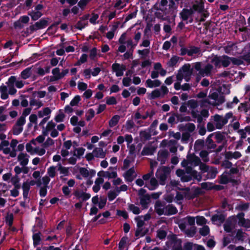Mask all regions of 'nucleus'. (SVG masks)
Listing matches in <instances>:
<instances>
[{
  "mask_svg": "<svg viewBox=\"0 0 250 250\" xmlns=\"http://www.w3.org/2000/svg\"><path fill=\"white\" fill-rule=\"evenodd\" d=\"M208 154L209 152L205 150H201L199 153L200 156L204 162H208L209 161Z\"/></svg>",
  "mask_w": 250,
  "mask_h": 250,
  "instance_id": "nucleus-30",
  "label": "nucleus"
},
{
  "mask_svg": "<svg viewBox=\"0 0 250 250\" xmlns=\"http://www.w3.org/2000/svg\"><path fill=\"white\" fill-rule=\"evenodd\" d=\"M79 172L84 177H88L89 176V171L85 167H80Z\"/></svg>",
  "mask_w": 250,
  "mask_h": 250,
  "instance_id": "nucleus-63",
  "label": "nucleus"
},
{
  "mask_svg": "<svg viewBox=\"0 0 250 250\" xmlns=\"http://www.w3.org/2000/svg\"><path fill=\"white\" fill-rule=\"evenodd\" d=\"M170 243L171 245V250H182V241L175 234H173L171 236Z\"/></svg>",
  "mask_w": 250,
  "mask_h": 250,
  "instance_id": "nucleus-4",
  "label": "nucleus"
},
{
  "mask_svg": "<svg viewBox=\"0 0 250 250\" xmlns=\"http://www.w3.org/2000/svg\"><path fill=\"white\" fill-rule=\"evenodd\" d=\"M213 119L215 122V127L218 129H221L228 122V120L225 117L223 118L221 116L218 114H215L214 116Z\"/></svg>",
  "mask_w": 250,
  "mask_h": 250,
  "instance_id": "nucleus-5",
  "label": "nucleus"
},
{
  "mask_svg": "<svg viewBox=\"0 0 250 250\" xmlns=\"http://www.w3.org/2000/svg\"><path fill=\"white\" fill-rule=\"evenodd\" d=\"M193 15V11L191 9L184 8L180 13L181 18L183 21H187L189 17Z\"/></svg>",
  "mask_w": 250,
  "mask_h": 250,
  "instance_id": "nucleus-10",
  "label": "nucleus"
},
{
  "mask_svg": "<svg viewBox=\"0 0 250 250\" xmlns=\"http://www.w3.org/2000/svg\"><path fill=\"white\" fill-rule=\"evenodd\" d=\"M202 193L201 189L200 188H196L194 189H191L189 188H186L184 192L185 198L188 200L193 199Z\"/></svg>",
  "mask_w": 250,
  "mask_h": 250,
  "instance_id": "nucleus-3",
  "label": "nucleus"
},
{
  "mask_svg": "<svg viewBox=\"0 0 250 250\" xmlns=\"http://www.w3.org/2000/svg\"><path fill=\"white\" fill-rule=\"evenodd\" d=\"M206 222L207 220L204 216H198L196 217V224L198 225H204Z\"/></svg>",
  "mask_w": 250,
  "mask_h": 250,
  "instance_id": "nucleus-47",
  "label": "nucleus"
},
{
  "mask_svg": "<svg viewBox=\"0 0 250 250\" xmlns=\"http://www.w3.org/2000/svg\"><path fill=\"white\" fill-rule=\"evenodd\" d=\"M191 9L193 11V14L195 12H197L199 13L204 12L205 10L204 2L202 0H196Z\"/></svg>",
  "mask_w": 250,
  "mask_h": 250,
  "instance_id": "nucleus-8",
  "label": "nucleus"
},
{
  "mask_svg": "<svg viewBox=\"0 0 250 250\" xmlns=\"http://www.w3.org/2000/svg\"><path fill=\"white\" fill-rule=\"evenodd\" d=\"M195 129V125L193 123H188L183 126V130H187L189 132H192Z\"/></svg>",
  "mask_w": 250,
  "mask_h": 250,
  "instance_id": "nucleus-38",
  "label": "nucleus"
},
{
  "mask_svg": "<svg viewBox=\"0 0 250 250\" xmlns=\"http://www.w3.org/2000/svg\"><path fill=\"white\" fill-rule=\"evenodd\" d=\"M161 96V92L158 89H156L152 91L151 94L148 97L150 100L155 99L157 98H159Z\"/></svg>",
  "mask_w": 250,
  "mask_h": 250,
  "instance_id": "nucleus-31",
  "label": "nucleus"
},
{
  "mask_svg": "<svg viewBox=\"0 0 250 250\" xmlns=\"http://www.w3.org/2000/svg\"><path fill=\"white\" fill-rule=\"evenodd\" d=\"M41 233L40 232L33 234L32 238L33 240V245L35 247L40 244L41 241Z\"/></svg>",
  "mask_w": 250,
  "mask_h": 250,
  "instance_id": "nucleus-23",
  "label": "nucleus"
},
{
  "mask_svg": "<svg viewBox=\"0 0 250 250\" xmlns=\"http://www.w3.org/2000/svg\"><path fill=\"white\" fill-rule=\"evenodd\" d=\"M88 25V22H83L81 20L78 21L76 24L75 25V27L80 30H82L85 26Z\"/></svg>",
  "mask_w": 250,
  "mask_h": 250,
  "instance_id": "nucleus-45",
  "label": "nucleus"
},
{
  "mask_svg": "<svg viewBox=\"0 0 250 250\" xmlns=\"http://www.w3.org/2000/svg\"><path fill=\"white\" fill-rule=\"evenodd\" d=\"M28 15L31 16L33 21H36L40 19L43 14L40 11H35L34 10H32L28 12Z\"/></svg>",
  "mask_w": 250,
  "mask_h": 250,
  "instance_id": "nucleus-21",
  "label": "nucleus"
},
{
  "mask_svg": "<svg viewBox=\"0 0 250 250\" xmlns=\"http://www.w3.org/2000/svg\"><path fill=\"white\" fill-rule=\"evenodd\" d=\"M128 240L127 237L124 236L120 240L119 243V249L120 250H121L124 248V246L126 243V241Z\"/></svg>",
  "mask_w": 250,
  "mask_h": 250,
  "instance_id": "nucleus-54",
  "label": "nucleus"
},
{
  "mask_svg": "<svg viewBox=\"0 0 250 250\" xmlns=\"http://www.w3.org/2000/svg\"><path fill=\"white\" fill-rule=\"evenodd\" d=\"M121 64L118 63H114L112 65V69L113 71L116 72V76L117 77H120L123 75L124 73L121 70Z\"/></svg>",
  "mask_w": 250,
  "mask_h": 250,
  "instance_id": "nucleus-19",
  "label": "nucleus"
},
{
  "mask_svg": "<svg viewBox=\"0 0 250 250\" xmlns=\"http://www.w3.org/2000/svg\"><path fill=\"white\" fill-rule=\"evenodd\" d=\"M167 204H155V209L159 215H165Z\"/></svg>",
  "mask_w": 250,
  "mask_h": 250,
  "instance_id": "nucleus-16",
  "label": "nucleus"
},
{
  "mask_svg": "<svg viewBox=\"0 0 250 250\" xmlns=\"http://www.w3.org/2000/svg\"><path fill=\"white\" fill-rule=\"evenodd\" d=\"M214 134V133L210 134L206 139V144L207 146V148L208 149H214L217 146L216 144L214 143L213 141L211 139Z\"/></svg>",
  "mask_w": 250,
  "mask_h": 250,
  "instance_id": "nucleus-14",
  "label": "nucleus"
},
{
  "mask_svg": "<svg viewBox=\"0 0 250 250\" xmlns=\"http://www.w3.org/2000/svg\"><path fill=\"white\" fill-rule=\"evenodd\" d=\"M167 235V232L164 230L158 229L157 231V237L160 240L165 239Z\"/></svg>",
  "mask_w": 250,
  "mask_h": 250,
  "instance_id": "nucleus-40",
  "label": "nucleus"
},
{
  "mask_svg": "<svg viewBox=\"0 0 250 250\" xmlns=\"http://www.w3.org/2000/svg\"><path fill=\"white\" fill-rule=\"evenodd\" d=\"M29 157L26 153L21 152L18 156V160L20 162V165L22 167L26 166L29 162Z\"/></svg>",
  "mask_w": 250,
  "mask_h": 250,
  "instance_id": "nucleus-11",
  "label": "nucleus"
},
{
  "mask_svg": "<svg viewBox=\"0 0 250 250\" xmlns=\"http://www.w3.org/2000/svg\"><path fill=\"white\" fill-rule=\"evenodd\" d=\"M137 52L139 55L142 56V57H141L142 58H144L145 57L147 56L149 54L150 50H149V49H144L143 50H138L137 51Z\"/></svg>",
  "mask_w": 250,
  "mask_h": 250,
  "instance_id": "nucleus-58",
  "label": "nucleus"
},
{
  "mask_svg": "<svg viewBox=\"0 0 250 250\" xmlns=\"http://www.w3.org/2000/svg\"><path fill=\"white\" fill-rule=\"evenodd\" d=\"M213 68V66L210 63H208L202 68L201 72V76L202 77L209 76L211 75V72Z\"/></svg>",
  "mask_w": 250,
  "mask_h": 250,
  "instance_id": "nucleus-12",
  "label": "nucleus"
},
{
  "mask_svg": "<svg viewBox=\"0 0 250 250\" xmlns=\"http://www.w3.org/2000/svg\"><path fill=\"white\" fill-rule=\"evenodd\" d=\"M170 173V169L168 167L164 166L162 169H158L156 172V176L159 179L160 184L165 185L167 176Z\"/></svg>",
  "mask_w": 250,
  "mask_h": 250,
  "instance_id": "nucleus-2",
  "label": "nucleus"
},
{
  "mask_svg": "<svg viewBox=\"0 0 250 250\" xmlns=\"http://www.w3.org/2000/svg\"><path fill=\"white\" fill-rule=\"evenodd\" d=\"M140 203H149L147 201L150 200V196L149 194H146L140 198Z\"/></svg>",
  "mask_w": 250,
  "mask_h": 250,
  "instance_id": "nucleus-57",
  "label": "nucleus"
},
{
  "mask_svg": "<svg viewBox=\"0 0 250 250\" xmlns=\"http://www.w3.org/2000/svg\"><path fill=\"white\" fill-rule=\"evenodd\" d=\"M225 101V96L223 95L218 96V99L216 102H214L212 104L213 105H220L224 103Z\"/></svg>",
  "mask_w": 250,
  "mask_h": 250,
  "instance_id": "nucleus-56",
  "label": "nucleus"
},
{
  "mask_svg": "<svg viewBox=\"0 0 250 250\" xmlns=\"http://www.w3.org/2000/svg\"><path fill=\"white\" fill-rule=\"evenodd\" d=\"M187 105L192 109H195L198 106V102L195 100H189L187 102Z\"/></svg>",
  "mask_w": 250,
  "mask_h": 250,
  "instance_id": "nucleus-28",
  "label": "nucleus"
},
{
  "mask_svg": "<svg viewBox=\"0 0 250 250\" xmlns=\"http://www.w3.org/2000/svg\"><path fill=\"white\" fill-rule=\"evenodd\" d=\"M106 104L107 105H115L117 104L116 99L114 96L107 97Z\"/></svg>",
  "mask_w": 250,
  "mask_h": 250,
  "instance_id": "nucleus-46",
  "label": "nucleus"
},
{
  "mask_svg": "<svg viewBox=\"0 0 250 250\" xmlns=\"http://www.w3.org/2000/svg\"><path fill=\"white\" fill-rule=\"evenodd\" d=\"M211 62L213 63L217 68H220L221 65L224 67H228L230 63L235 65L239 66L243 64V61L239 58L229 57L226 55L218 56L217 55L211 59Z\"/></svg>",
  "mask_w": 250,
  "mask_h": 250,
  "instance_id": "nucleus-1",
  "label": "nucleus"
},
{
  "mask_svg": "<svg viewBox=\"0 0 250 250\" xmlns=\"http://www.w3.org/2000/svg\"><path fill=\"white\" fill-rule=\"evenodd\" d=\"M47 173L50 177H54L56 175V167L54 166L50 167L47 169Z\"/></svg>",
  "mask_w": 250,
  "mask_h": 250,
  "instance_id": "nucleus-52",
  "label": "nucleus"
},
{
  "mask_svg": "<svg viewBox=\"0 0 250 250\" xmlns=\"http://www.w3.org/2000/svg\"><path fill=\"white\" fill-rule=\"evenodd\" d=\"M182 250H205L204 247L192 242H187L182 247Z\"/></svg>",
  "mask_w": 250,
  "mask_h": 250,
  "instance_id": "nucleus-6",
  "label": "nucleus"
},
{
  "mask_svg": "<svg viewBox=\"0 0 250 250\" xmlns=\"http://www.w3.org/2000/svg\"><path fill=\"white\" fill-rule=\"evenodd\" d=\"M91 0H80L78 2V6L82 10H83L85 7Z\"/></svg>",
  "mask_w": 250,
  "mask_h": 250,
  "instance_id": "nucleus-42",
  "label": "nucleus"
},
{
  "mask_svg": "<svg viewBox=\"0 0 250 250\" xmlns=\"http://www.w3.org/2000/svg\"><path fill=\"white\" fill-rule=\"evenodd\" d=\"M199 105L201 107H206L208 104L212 105L213 104L211 103L208 99H204L199 101Z\"/></svg>",
  "mask_w": 250,
  "mask_h": 250,
  "instance_id": "nucleus-50",
  "label": "nucleus"
},
{
  "mask_svg": "<svg viewBox=\"0 0 250 250\" xmlns=\"http://www.w3.org/2000/svg\"><path fill=\"white\" fill-rule=\"evenodd\" d=\"M16 80L17 78L16 76H11L9 78L8 81L6 83L7 84L8 86H14V84H15V83L16 82Z\"/></svg>",
  "mask_w": 250,
  "mask_h": 250,
  "instance_id": "nucleus-51",
  "label": "nucleus"
},
{
  "mask_svg": "<svg viewBox=\"0 0 250 250\" xmlns=\"http://www.w3.org/2000/svg\"><path fill=\"white\" fill-rule=\"evenodd\" d=\"M48 21L45 18H42L38 21L35 22V26L38 30L42 29L47 26Z\"/></svg>",
  "mask_w": 250,
  "mask_h": 250,
  "instance_id": "nucleus-15",
  "label": "nucleus"
},
{
  "mask_svg": "<svg viewBox=\"0 0 250 250\" xmlns=\"http://www.w3.org/2000/svg\"><path fill=\"white\" fill-rule=\"evenodd\" d=\"M36 153L40 156H42L45 153L44 148H40L39 147H36L33 150V153Z\"/></svg>",
  "mask_w": 250,
  "mask_h": 250,
  "instance_id": "nucleus-53",
  "label": "nucleus"
},
{
  "mask_svg": "<svg viewBox=\"0 0 250 250\" xmlns=\"http://www.w3.org/2000/svg\"><path fill=\"white\" fill-rule=\"evenodd\" d=\"M74 195L76 198L79 200L80 202L78 203H82V202L87 201L91 197V195L89 193L84 192L83 191H75Z\"/></svg>",
  "mask_w": 250,
  "mask_h": 250,
  "instance_id": "nucleus-7",
  "label": "nucleus"
},
{
  "mask_svg": "<svg viewBox=\"0 0 250 250\" xmlns=\"http://www.w3.org/2000/svg\"><path fill=\"white\" fill-rule=\"evenodd\" d=\"M214 133L215 134V139L217 143H221L225 140V136L220 131H217Z\"/></svg>",
  "mask_w": 250,
  "mask_h": 250,
  "instance_id": "nucleus-27",
  "label": "nucleus"
},
{
  "mask_svg": "<svg viewBox=\"0 0 250 250\" xmlns=\"http://www.w3.org/2000/svg\"><path fill=\"white\" fill-rule=\"evenodd\" d=\"M57 27H55L53 24L48 27L47 29L49 35H54L57 31Z\"/></svg>",
  "mask_w": 250,
  "mask_h": 250,
  "instance_id": "nucleus-55",
  "label": "nucleus"
},
{
  "mask_svg": "<svg viewBox=\"0 0 250 250\" xmlns=\"http://www.w3.org/2000/svg\"><path fill=\"white\" fill-rule=\"evenodd\" d=\"M225 220V216L223 214H214L212 216L211 220L213 222H218L220 224L223 223Z\"/></svg>",
  "mask_w": 250,
  "mask_h": 250,
  "instance_id": "nucleus-20",
  "label": "nucleus"
},
{
  "mask_svg": "<svg viewBox=\"0 0 250 250\" xmlns=\"http://www.w3.org/2000/svg\"><path fill=\"white\" fill-rule=\"evenodd\" d=\"M224 229L225 231L229 233L232 231L231 222L230 221L227 220L224 224Z\"/></svg>",
  "mask_w": 250,
  "mask_h": 250,
  "instance_id": "nucleus-41",
  "label": "nucleus"
},
{
  "mask_svg": "<svg viewBox=\"0 0 250 250\" xmlns=\"http://www.w3.org/2000/svg\"><path fill=\"white\" fill-rule=\"evenodd\" d=\"M14 215L13 213H8L5 217L6 224L9 226L11 227L13 223Z\"/></svg>",
  "mask_w": 250,
  "mask_h": 250,
  "instance_id": "nucleus-29",
  "label": "nucleus"
},
{
  "mask_svg": "<svg viewBox=\"0 0 250 250\" xmlns=\"http://www.w3.org/2000/svg\"><path fill=\"white\" fill-rule=\"evenodd\" d=\"M229 183V178L224 174L220 176V183L223 185H226Z\"/></svg>",
  "mask_w": 250,
  "mask_h": 250,
  "instance_id": "nucleus-59",
  "label": "nucleus"
},
{
  "mask_svg": "<svg viewBox=\"0 0 250 250\" xmlns=\"http://www.w3.org/2000/svg\"><path fill=\"white\" fill-rule=\"evenodd\" d=\"M156 150V147L154 146H146L144 147L143 150L141 152L142 156H148L152 155L154 154Z\"/></svg>",
  "mask_w": 250,
  "mask_h": 250,
  "instance_id": "nucleus-13",
  "label": "nucleus"
},
{
  "mask_svg": "<svg viewBox=\"0 0 250 250\" xmlns=\"http://www.w3.org/2000/svg\"><path fill=\"white\" fill-rule=\"evenodd\" d=\"M207 173V178L214 179L216 177L218 171L216 167H211L210 168H209Z\"/></svg>",
  "mask_w": 250,
  "mask_h": 250,
  "instance_id": "nucleus-22",
  "label": "nucleus"
},
{
  "mask_svg": "<svg viewBox=\"0 0 250 250\" xmlns=\"http://www.w3.org/2000/svg\"><path fill=\"white\" fill-rule=\"evenodd\" d=\"M140 136L145 140H149L151 138V135L149 132L146 131H142L140 132Z\"/></svg>",
  "mask_w": 250,
  "mask_h": 250,
  "instance_id": "nucleus-61",
  "label": "nucleus"
},
{
  "mask_svg": "<svg viewBox=\"0 0 250 250\" xmlns=\"http://www.w3.org/2000/svg\"><path fill=\"white\" fill-rule=\"evenodd\" d=\"M150 185L151 187H147V188L150 190H154L156 189L158 186V181L157 179L155 178H151L150 180Z\"/></svg>",
  "mask_w": 250,
  "mask_h": 250,
  "instance_id": "nucleus-35",
  "label": "nucleus"
},
{
  "mask_svg": "<svg viewBox=\"0 0 250 250\" xmlns=\"http://www.w3.org/2000/svg\"><path fill=\"white\" fill-rule=\"evenodd\" d=\"M26 122L25 118L21 116L17 121L15 125L18 126H22Z\"/></svg>",
  "mask_w": 250,
  "mask_h": 250,
  "instance_id": "nucleus-64",
  "label": "nucleus"
},
{
  "mask_svg": "<svg viewBox=\"0 0 250 250\" xmlns=\"http://www.w3.org/2000/svg\"><path fill=\"white\" fill-rule=\"evenodd\" d=\"M200 51V48L195 46H191L190 49L188 51V56H192L194 54L198 53Z\"/></svg>",
  "mask_w": 250,
  "mask_h": 250,
  "instance_id": "nucleus-34",
  "label": "nucleus"
},
{
  "mask_svg": "<svg viewBox=\"0 0 250 250\" xmlns=\"http://www.w3.org/2000/svg\"><path fill=\"white\" fill-rule=\"evenodd\" d=\"M81 97L79 95L75 96L70 103V105L74 106L78 105L79 102L81 101Z\"/></svg>",
  "mask_w": 250,
  "mask_h": 250,
  "instance_id": "nucleus-44",
  "label": "nucleus"
},
{
  "mask_svg": "<svg viewBox=\"0 0 250 250\" xmlns=\"http://www.w3.org/2000/svg\"><path fill=\"white\" fill-rule=\"evenodd\" d=\"M126 182H131L136 176L134 167L128 169L123 175Z\"/></svg>",
  "mask_w": 250,
  "mask_h": 250,
  "instance_id": "nucleus-9",
  "label": "nucleus"
},
{
  "mask_svg": "<svg viewBox=\"0 0 250 250\" xmlns=\"http://www.w3.org/2000/svg\"><path fill=\"white\" fill-rule=\"evenodd\" d=\"M120 119V116L118 115L113 116L109 121V125L112 127L116 125Z\"/></svg>",
  "mask_w": 250,
  "mask_h": 250,
  "instance_id": "nucleus-25",
  "label": "nucleus"
},
{
  "mask_svg": "<svg viewBox=\"0 0 250 250\" xmlns=\"http://www.w3.org/2000/svg\"><path fill=\"white\" fill-rule=\"evenodd\" d=\"M169 155L168 152L167 150H160L158 153V156L162 157L164 159H167Z\"/></svg>",
  "mask_w": 250,
  "mask_h": 250,
  "instance_id": "nucleus-60",
  "label": "nucleus"
},
{
  "mask_svg": "<svg viewBox=\"0 0 250 250\" xmlns=\"http://www.w3.org/2000/svg\"><path fill=\"white\" fill-rule=\"evenodd\" d=\"M200 234L203 236H206L208 235L209 233V227L207 225H204L199 230Z\"/></svg>",
  "mask_w": 250,
  "mask_h": 250,
  "instance_id": "nucleus-33",
  "label": "nucleus"
},
{
  "mask_svg": "<svg viewBox=\"0 0 250 250\" xmlns=\"http://www.w3.org/2000/svg\"><path fill=\"white\" fill-rule=\"evenodd\" d=\"M54 144V141L50 137H48L46 140L42 144V147L43 148H47Z\"/></svg>",
  "mask_w": 250,
  "mask_h": 250,
  "instance_id": "nucleus-39",
  "label": "nucleus"
},
{
  "mask_svg": "<svg viewBox=\"0 0 250 250\" xmlns=\"http://www.w3.org/2000/svg\"><path fill=\"white\" fill-rule=\"evenodd\" d=\"M172 204H168L166 206V209L165 211L166 215H171L177 213L178 210L176 208L172 206Z\"/></svg>",
  "mask_w": 250,
  "mask_h": 250,
  "instance_id": "nucleus-17",
  "label": "nucleus"
},
{
  "mask_svg": "<svg viewBox=\"0 0 250 250\" xmlns=\"http://www.w3.org/2000/svg\"><path fill=\"white\" fill-rule=\"evenodd\" d=\"M93 153L95 157L97 158H104L105 157L106 153L103 151V149L101 147H96L94 149Z\"/></svg>",
  "mask_w": 250,
  "mask_h": 250,
  "instance_id": "nucleus-18",
  "label": "nucleus"
},
{
  "mask_svg": "<svg viewBox=\"0 0 250 250\" xmlns=\"http://www.w3.org/2000/svg\"><path fill=\"white\" fill-rule=\"evenodd\" d=\"M13 134L15 135H18L23 130V127L15 125L12 128Z\"/></svg>",
  "mask_w": 250,
  "mask_h": 250,
  "instance_id": "nucleus-36",
  "label": "nucleus"
},
{
  "mask_svg": "<svg viewBox=\"0 0 250 250\" xmlns=\"http://www.w3.org/2000/svg\"><path fill=\"white\" fill-rule=\"evenodd\" d=\"M128 209L134 214H139L141 212L140 208L135 206L134 204H129Z\"/></svg>",
  "mask_w": 250,
  "mask_h": 250,
  "instance_id": "nucleus-37",
  "label": "nucleus"
},
{
  "mask_svg": "<svg viewBox=\"0 0 250 250\" xmlns=\"http://www.w3.org/2000/svg\"><path fill=\"white\" fill-rule=\"evenodd\" d=\"M59 165V170L60 171V173L64 174V176H67L69 173L68 168L62 166L61 164Z\"/></svg>",
  "mask_w": 250,
  "mask_h": 250,
  "instance_id": "nucleus-62",
  "label": "nucleus"
},
{
  "mask_svg": "<svg viewBox=\"0 0 250 250\" xmlns=\"http://www.w3.org/2000/svg\"><path fill=\"white\" fill-rule=\"evenodd\" d=\"M201 187L202 189L206 190H211L213 189V185L211 183L203 182L201 183Z\"/></svg>",
  "mask_w": 250,
  "mask_h": 250,
  "instance_id": "nucleus-49",
  "label": "nucleus"
},
{
  "mask_svg": "<svg viewBox=\"0 0 250 250\" xmlns=\"http://www.w3.org/2000/svg\"><path fill=\"white\" fill-rule=\"evenodd\" d=\"M103 175V177H107L108 178H115L117 177V173L116 171H112V172H109V171H105V172H102Z\"/></svg>",
  "mask_w": 250,
  "mask_h": 250,
  "instance_id": "nucleus-32",
  "label": "nucleus"
},
{
  "mask_svg": "<svg viewBox=\"0 0 250 250\" xmlns=\"http://www.w3.org/2000/svg\"><path fill=\"white\" fill-rule=\"evenodd\" d=\"M31 67H27L24 69L21 73V77L24 80L29 78L31 75Z\"/></svg>",
  "mask_w": 250,
  "mask_h": 250,
  "instance_id": "nucleus-24",
  "label": "nucleus"
},
{
  "mask_svg": "<svg viewBox=\"0 0 250 250\" xmlns=\"http://www.w3.org/2000/svg\"><path fill=\"white\" fill-rule=\"evenodd\" d=\"M119 193L117 192V190L116 191H110L108 193V198L109 201H112L114 199L116 198V197L118 196Z\"/></svg>",
  "mask_w": 250,
  "mask_h": 250,
  "instance_id": "nucleus-48",
  "label": "nucleus"
},
{
  "mask_svg": "<svg viewBox=\"0 0 250 250\" xmlns=\"http://www.w3.org/2000/svg\"><path fill=\"white\" fill-rule=\"evenodd\" d=\"M179 60V57L176 55H173L169 60L167 63V65L168 67H173L178 62Z\"/></svg>",
  "mask_w": 250,
  "mask_h": 250,
  "instance_id": "nucleus-26",
  "label": "nucleus"
},
{
  "mask_svg": "<svg viewBox=\"0 0 250 250\" xmlns=\"http://www.w3.org/2000/svg\"><path fill=\"white\" fill-rule=\"evenodd\" d=\"M190 66L189 64H184L181 68L183 72L186 73V75L190 76L191 74V71L190 70Z\"/></svg>",
  "mask_w": 250,
  "mask_h": 250,
  "instance_id": "nucleus-43",
  "label": "nucleus"
}]
</instances>
